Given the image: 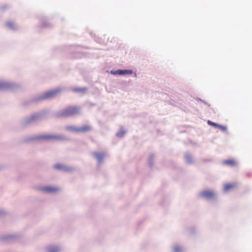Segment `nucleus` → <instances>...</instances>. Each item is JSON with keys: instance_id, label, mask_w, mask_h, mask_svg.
<instances>
[{"instance_id": "6e6552de", "label": "nucleus", "mask_w": 252, "mask_h": 252, "mask_svg": "<svg viewBox=\"0 0 252 252\" xmlns=\"http://www.w3.org/2000/svg\"><path fill=\"white\" fill-rule=\"evenodd\" d=\"M132 71L131 70H119L115 72L114 74L118 75L131 74Z\"/></svg>"}, {"instance_id": "9b49d317", "label": "nucleus", "mask_w": 252, "mask_h": 252, "mask_svg": "<svg viewBox=\"0 0 252 252\" xmlns=\"http://www.w3.org/2000/svg\"><path fill=\"white\" fill-rule=\"evenodd\" d=\"M94 155L99 162H101L104 157V154L102 153H95Z\"/></svg>"}, {"instance_id": "f03ea898", "label": "nucleus", "mask_w": 252, "mask_h": 252, "mask_svg": "<svg viewBox=\"0 0 252 252\" xmlns=\"http://www.w3.org/2000/svg\"><path fill=\"white\" fill-rule=\"evenodd\" d=\"M61 90L59 88L56 89L54 90L49 91L48 92L45 93L42 96H41L39 97V99L43 100V99L53 98V97L57 96V95L58 94H59L61 92Z\"/></svg>"}, {"instance_id": "7ed1b4c3", "label": "nucleus", "mask_w": 252, "mask_h": 252, "mask_svg": "<svg viewBox=\"0 0 252 252\" xmlns=\"http://www.w3.org/2000/svg\"><path fill=\"white\" fill-rule=\"evenodd\" d=\"M69 129L76 132L83 133L90 131L92 129V128L89 125H85L80 127H69Z\"/></svg>"}, {"instance_id": "9d476101", "label": "nucleus", "mask_w": 252, "mask_h": 252, "mask_svg": "<svg viewBox=\"0 0 252 252\" xmlns=\"http://www.w3.org/2000/svg\"><path fill=\"white\" fill-rule=\"evenodd\" d=\"M236 186V183H229V184H227L226 185H224V190L225 191H228V190H230L234 188H235Z\"/></svg>"}, {"instance_id": "1a4fd4ad", "label": "nucleus", "mask_w": 252, "mask_h": 252, "mask_svg": "<svg viewBox=\"0 0 252 252\" xmlns=\"http://www.w3.org/2000/svg\"><path fill=\"white\" fill-rule=\"evenodd\" d=\"M42 190L47 192H54L58 190L57 188L47 187L42 188Z\"/></svg>"}, {"instance_id": "f257e3e1", "label": "nucleus", "mask_w": 252, "mask_h": 252, "mask_svg": "<svg viewBox=\"0 0 252 252\" xmlns=\"http://www.w3.org/2000/svg\"><path fill=\"white\" fill-rule=\"evenodd\" d=\"M79 109L77 106L69 107L63 111L61 115L64 117L74 115L79 113Z\"/></svg>"}, {"instance_id": "2eb2a0df", "label": "nucleus", "mask_w": 252, "mask_h": 252, "mask_svg": "<svg viewBox=\"0 0 252 252\" xmlns=\"http://www.w3.org/2000/svg\"><path fill=\"white\" fill-rule=\"evenodd\" d=\"M81 89L78 90L77 91H80Z\"/></svg>"}, {"instance_id": "423d86ee", "label": "nucleus", "mask_w": 252, "mask_h": 252, "mask_svg": "<svg viewBox=\"0 0 252 252\" xmlns=\"http://www.w3.org/2000/svg\"><path fill=\"white\" fill-rule=\"evenodd\" d=\"M41 139L44 140H58L60 139L61 137L59 136L54 135H44L40 137Z\"/></svg>"}, {"instance_id": "20e7f679", "label": "nucleus", "mask_w": 252, "mask_h": 252, "mask_svg": "<svg viewBox=\"0 0 252 252\" xmlns=\"http://www.w3.org/2000/svg\"><path fill=\"white\" fill-rule=\"evenodd\" d=\"M207 124L209 125L218 128L223 131H225L227 129V127L226 126L219 125L209 120L207 121Z\"/></svg>"}, {"instance_id": "f8f14e48", "label": "nucleus", "mask_w": 252, "mask_h": 252, "mask_svg": "<svg viewBox=\"0 0 252 252\" xmlns=\"http://www.w3.org/2000/svg\"><path fill=\"white\" fill-rule=\"evenodd\" d=\"M54 168L58 170H65V167L61 164H57L55 165Z\"/></svg>"}, {"instance_id": "ddd939ff", "label": "nucleus", "mask_w": 252, "mask_h": 252, "mask_svg": "<svg viewBox=\"0 0 252 252\" xmlns=\"http://www.w3.org/2000/svg\"><path fill=\"white\" fill-rule=\"evenodd\" d=\"M58 251V249L57 248L55 249H50L49 250V252H57Z\"/></svg>"}, {"instance_id": "0eeeda50", "label": "nucleus", "mask_w": 252, "mask_h": 252, "mask_svg": "<svg viewBox=\"0 0 252 252\" xmlns=\"http://www.w3.org/2000/svg\"><path fill=\"white\" fill-rule=\"evenodd\" d=\"M223 163L225 165H228L231 167H234L237 164L236 161L232 159L223 160Z\"/></svg>"}, {"instance_id": "39448f33", "label": "nucleus", "mask_w": 252, "mask_h": 252, "mask_svg": "<svg viewBox=\"0 0 252 252\" xmlns=\"http://www.w3.org/2000/svg\"><path fill=\"white\" fill-rule=\"evenodd\" d=\"M201 195L205 198H212L215 196V193L211 190H204L201 193Z\"/></svg>"}, {"instance_id": "4468645a", "label": "nucleus", "mask_w": 252, "mask_h": 252, "mask_svg": "<svg viewBox=\"0 0 252 252\" xmlns=\"http://www.w3.org/2000/svg\"><path fill=\"white\" fill-rule=\"evenodd\" d=\"M180 251V248L179 247H175L174 248L175 252H179Z\"/></svg>"}]
</instances>
